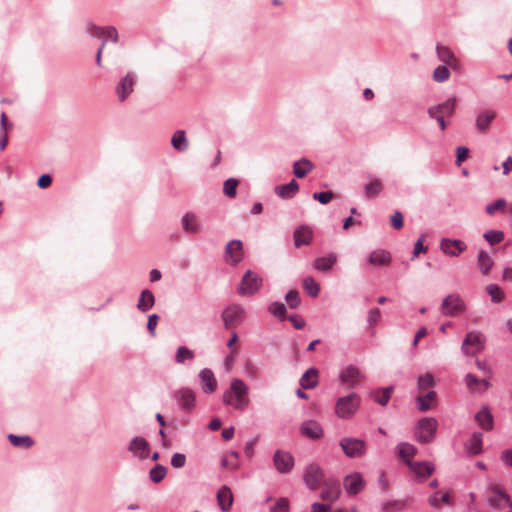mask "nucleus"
<instances>
[{
  "label": "nucleus",
  "mask_w": 512,
  "mask_h": 512,
  "mask_svg": "<svg viewBox=\"0 0 512 512\" xmlns=\"http://www.w3.org/2000/svg\"><path fill=\"white\" fill-rule=\"evenodd\" d=\"M469 150L464 146H459L456 150V165L460 166L468 157Z\"/></svg>",
  "instance_id": "64"
},
{
  "label": "nucleus",
  "mask_w": 512,
  "mask_h": 512,
  "mask_svg": "<svg viewBox=\"0 0 512 512\" xmlns=\"http://www.w3.org/2000/svg\"><path fill=\"white\" fill-rule=\"evenodd\" d=\"M154 304H155V298H154L153 293L149 290H143L140 294L137 308L141 312H147L154 306Z\"/></svg>",
  "instance_id": "39"
},
{
  "label": "nucleus",
  "mask_w": 512,
  "mask_h": 512,
  "mask_svg": "<svg viewBox=\"0 0 512 512\" xmlns=\"http://www.w3.org/2000/svg\"><path fill=\"white\" fill-rule=\"evenodd\" d=\"M323 477L322 469L315 463L308 464L304 469L303 480L310 490H316Z\"/></svg>",
  "instance_id": "10"
},
{
  "label": "nucleus",
  "mask_w": 512,
  "mask_h": 512,
  "mask_svg": "<svg viewBox=\"0 0 512 512\" xmlns=\"http://www.w3.org/2000/svg\"><path fill=\"white\" fill-rule=\"evenodd\" d=\"M269 312L278 318H284L286 314V306L280 302H273L268 307Z\"/></svg>",
  "instance_id": "55"
},
{
  "label": "nucleus",
  "mask_w": 512,
  "mask_h": 512,
  "mask_svg": "<svg viewBox=\"0 0 512 512\" xmlns=\"http://www.w3.org/2000/svg\"><path fill=\"white\" fill-rule=\"evenodd\" d=\"M360 402L356 393L340 397L335 404V413L341 419H350L357 412Z\"/></svg>",
  "instance_id": "2"
},
{
  "label": "nucleus",
  "mask_w": 512,
  "mask_h": 512,
  "mask_svg": "<svg viewBox=\"0 0 512 512\" xmlns=\"http://www.w3.org/2000/svg\"><path fill=\"white\" fill-rule=\"evenodd\" d=\"M436 54H437L438 59L441 62L445 63L446 66H449L454 71H460L461 63L456 58V56L454 55V53L452 52V50L449 47L444 46L442 44H437Z\"/></svg>",
  "instance_id": "16"
},
{
  "label": "nucleus",
  "mask_w": 512,
  "mask_h": 512,
  "mask_svg": "<svg viewBox=\"0 0 512 512\" xmlns=\"http://www.w3.org/2000/svg\"><path fill=\"white\" fill-rule=\"evenodd\" d=\"M486 338L480 331H470L466 334L461 345V351L466 356H473L484 350Z\"/></svg>",
  "instance_id": "5"
},
{
  "label": "nucleus",
  "mask_w": 512,
  "mask_h": 512,
  "mask_svg": "<svg viewBox=\"0 0 512 512\" xmlns=\"http://www.w3.org/2000/svg\"><path fill=\"white\" fill-rule=\"evenodd\" d=\"M299 190V185L296 180L292 179L285 185L275 187V193L282 199L293 198Z\"/></svg>",
  "instance_id": "29"
},
{
  "label": "nucleus",
  "mask_w": 512,
  "mask_h": 512,
  "mask_svg": "<svg viewBox=\"0 0 512 512\" xmlns=\"http://www.w3.org/2000/svg\"><path fill=\"white\" fill-rule=\"evenodd\" d=\"M339 378L342 385L352 388L359 383L361 374L356 367L349 365L340 373Z\"/></svg>",
  "instance_id": "21"
},
{
  "label": "nucleus",
  "mask_w": 512,
  "mask_h": 512,
  "mask_svg": "<svg viewBox=\"0 0 512 512\" xmlns=\"http://www.w3.org/2000/svg\"><path fill=\"white\" fill-rule=\"evenodd\" d=\"M483 237L490 245H496L503 241L504 233L500 230H489Z\"/></svg>",
  "instance_id": "49"
},
{
  "label": "nucleus",
  "mask_w": 512,
  "mask_h": 512,
  "mask_svg": "<svg viewBox=\"0 0 512 512\" xmlns=\"http://www.w3.org/2000/svg\"><path fill=\"white\" fill-rule=\"evenodd\" d=\"M437 393L433 390L423 396L416 397V406L419 411L425 412L432 409L436 404Z\"/></svg>",
  "instance_id": "28"
},
{
  "label": "nucleus",
  "mask_w": 512,
  "mask_h": 512,
  "mask_svg": "<svg viewBox=\"0 0 512 512\" xmlns=\"http://www.w3.org/2000/svg\"><path fill=\"white\" fill-rule=\"evenodd\" d=\"M136 76L128 72L116 85L115 92L120 102L125 101L134 91Z\"/></svg>",
  "instance_id": "11"
},
{
  "label": "nucleus",
  "mask_w": 512,
  "mask_h": 512,
  "mask_svg": "<svg viewBox=\"0 0 512 512\" xmlns=\"http://www.w3.org/2000/svg\"><path fill=\"white\" fill-rule=\"evenodd\" d=\"M10 443L15 447L30 448L33 445V440L29 436H17L14 434L8 435Z\"/></svg>",
  "instance_id": "43"
},
{
  "label": "nucleus",
  "mask_w": 512,
  "mask_h": 512,
  "mask_svg": "<svg viewBox=\"0 0 512 512\" xmlns=\"http://www.w3.org/2000/svg\"><path fill=\"white\" fill-rule=\"evenodd\" d=\"M216 498L218 505L223 512L230 511L233 502V495L231 489L228 486H222L218 490Z\"/></svg>",
  "instance_id": "24"
},
{
  "label": "nucleus",
  "mask_w": 512,
  "mask_h": 512,
  "mask_svg": "<svg viewBox=\"0 0 512 512\" xmlns=\"http://www.w3.org/2000/svg\"><path fill=\"white\" fill-rule=\"evenodd\" d=\"M397 453L408 465V461H412L411 458L416 455L417 448L407 442H401L397 445Z\"/></svg>",
  "instance_id": "37"
},
{
  "label": "nucleus",
  "mask_w": 512,
  "mask_h": 512,
  "mask_svg": "<svg viewBox=\"0 0 512 512\" xmlns=\"http://www.w3.org/2000/svg\"><path fill=\"white\" fill-rule=\"evenodd\" d=\"M339 445L349 458L362 457L367 451L366 442L359 438L344 437L340 440Z\"/></svg>",
  "instance_id": "7"
},
{
  "label": "nucleus",
  "mask_w": 512,
  "mask_h": 512,
  "mask_svg": "<svg viewBox=\"0 0 512 512\" xmlns=\"http://www.w3.org/2000/svg\"><path fill=\"white\" fill-rule=\"evenodd\" d=\"M477 264L482 274L486 275L493 266V260L486 251L481 250L478 254Z\"/></svg>",
  "instance_id": "42"
},
{
  "label": "nucleus",
  "mask_w": 512,
  "mask_h": 512,
  "mask_svg": "<svg viewBox=\"0 0 512 512\" xmlns=\"http://www.w3.org/2000/svg\"><path fill=\"white\" fill-rule=\"evenodd\" d=\"M408 467L420 478H427L434 472V466L432 463L423 461V462H413L408 461Z\"/></svg>",
  "instance_id": "25"
},
{
  "label": "nucleus",
  "mask_w": 512,
  "mask_h": 512,
  "mask_svg": "<svg viewBox=\"0 0 512 512\" xmlns=\"http://www.w3.org/2000/svg\"><path fill=\"white\" fill-rule=\"evenodd\" d=\"M186 463V456L182 453H174L171 457L172 467L179 469L182 468Z\"/></svg>",
  "instance_id": "59"
},
{
  "label": "nucleus",
  "mask_w": 512,
  "mask_h": 512,
  "mask_svg": "<svg viewBox=\"0 0 512 512\" xmlns=\"http://www.w3.org/2000/svg\"><path fill=\"white\" fill-rule=\"evenodd\" d=\"M303 287L312 297H316L319 294L320 286L313 277L304 278Z\"/></svg>",
  "instance_id": "48"
},
{
  "label": "nucleus",
  "mask_w": 512,
  "mask_h": 512,
  "mask_svg": "<svg viewBox=\"0 0 512 512\" xmlns=\"http://www.w3.org/2000/svg\"><path fill=\"white\" fill-rule=\"evenodd\" d=\"M238 180L229 178L224 182L223 192L229 198H234L237 193Z\"/></svg>",
  "instance_id": "51"
},
{
  "label": "nucleus",
  "mask_w": 512,
  "mask_h": 512,
  "mask_svg": "<svg viewBox=\"0 0 512 512\" xmlns=\"http://www.w3.org/2000/svg\"><path fill=\"white\" fill-rule=\"evenodd\" d=\"M273 463L276 470L281 474H286L292 471L295 464L293 456L289 452L282 450L275 451Z\"/></svg>",
  "instance_id": "12"
},
{
  "label": "nucleus",
  "mask_w": 512,
  "mask_h": 512,
  "mask_svg": "<svg viewBox=\"0 0 512 512\" xmlns=\"http://www.w3.org/2000/svg\"><path fill=\"white\" fill-rule=\"evenodd\" d=\"M506 207V201L504 199H498L493 203H490L486 207V212L489 215H493L497 210H503Z\"/></svg>",
  "instance_id": "58"
},
{
  "label": "nucleus",
  "mask_w": 512,
  "mask_h": 512,
  "mask_svg": "<svg viewBox=\"0 0 512 512\" xmlns=\"http://www.w3.org/2000/svg\"><path fill=\"white\" fill-rule=\"evenodd\" d=\"M248 392V386L241 379L233 378L229 388L223 393L222 401L225 405L242 411L249 405Z\"/></svg>",
  "instance_id": "1"
},
{
  "label": "nucleus",
  "mask_w": 512,
  "mask_h": 512,
  "mask_svg": "<svg viewBox=\"0 0 512 512\" xmlns=\"http://www.w3.org/2000/svg\"><path fill=\"white\" fill-rule=\"evenodd\" d=\"M449 66H446V65H439L435 68V70L433 71V79L436 81V82H444L446 80L449 79L450 77V71H449Z\"/></svg>",
  "instance_id": "50"
},
{
  "label": "nucleus",
  "mask_w": 512,
  "mask_h": 512,
  "mask_svg": "<svg viewBox=\"0 0 512 512\" xmlns=\"http://www.w3.org/2000/svg\"><path fill=\"white\" fill-rule=\"evenodd\" d=\"M383 190V183L379 178H371L364 186V193L367 198L378 196Z\"/></svg>",
  "instance_id": "38"
},
{
  "label": "nucleus",
  "mask_w": 512,
  "mask_h": 512,
  "mask_svg": "<svg viewBox=\"0 0 512 512\" xmlns=\"http://www.w3.org/2000/svg\"><path fill=\"white\" fill-rule=\"evenodd\" d=\"M271 512H289V501L285 498H280L272 507Z\"/></svg>",
  "instance_id": "61"
},
{
  "label": "nucleus",
  "mask_w": 512,
  "mask_h": 512,
  "mask_svg": "<svg viewBox=\"0 0 512 512\" xmlns=\"http://www.w3.org/2000/svg\"><path fill=\"white\" fill-rule=\"evenodd\" d=\"M391 224L394 229L400 230L403 227V214L400 211H395L391 217Z\"/></svg>",
  "instance_id": "63"
},
{
  "label": "nucleus",
  "mask_w": 512,
  "mask_h": 512,
  "mask_svg": "<svg viewBox=\"0 0 512 512\" xmlns=\"http://www.w3.org/2000/svg\"><path fill=\"white\" fill-rule=\"evenodd\" d=\"M172 146L178 151H185L188 148V141L184 130H177L171 139Z\"/></svg>",
  "instance_id": "41"
},
{
  "label": "nucleus",
  "mask_w": 512,
  "mask_h": 512,
  "mask_svg": "<svg viewBox=\"0 0 512 512\" xmlns=\"http://www.w3.org/2000/svg\"><path fill=\"white\" fill-rule=\"evenodd\" d=\"M166 474H167V469L162 465H156L149 472L150 479L154 483H159L160 481H162L164 479V477L166 476Z\"/></svg>",
  "instance_id": "53"
},
{
  "label": "nucleus",
  "mask_w": 512,
  "mask_h": 512,
  "mask_svg": "<svg viewBox=\"0 0 512 512\" xmlns=\"http://www.w3.org/2000/svg\"><path fill=\"white\" fill-rule=\"evenodd\" d=\"M456 102V98L452 97L449 98L444 103L429 109V115L437 120V123L440 125L441 128H445L446 126V116L451 117L453 115L456 107Z\"/></svg>",
  "instance_id": "9"
},
{
  "label": "nucleus",
  "mask_w": 512,
  "mask_h": 512,
  "mask_svg": "<svg viewBox=\"0 0 512 512\" xmlns=\"http://www.w3.org/2000/svg\"><path fill=\"white\" fill-rule=\"evenodd\" d=\"M381 318V313L378 308H372L368 312L367 321L370 326L376 325Z\"/></svg>",
  "instance_id": "60"
},
{
  "label": "nucleus",
  "mask_w": 512,
  "mask_h": 512,
  "mask_svg": "<svg viewBox=\"0 0 512 512\" xmlns=\"http://www.w3.org/2000/svg\"><path fill=\"white\" fill-rule=\"evenodd\" d=\"M475 421L484 430H492L493 428V416L487 407H482L479 412L475 415Z\"/></svg>",
  "instance_id": "30"
},
{
  "label": "nucleus",
  "mask_w": 512,
  "mask_h": 512,
  "mask_svg": "<svg viewBox=\"0 0 512 512\" xmlns=\"http://www.w3.org/2000/svg\"><path fill=\"white\" fill-rule=\"evenodd\" d=\"M428 503L431 507H433L435 509H440L441 504L451 505L452 501H451L450 492L449 491H446V492L437 491V492L433 493L428 498Z\"/></svg>",
  "instance_id": "32"
},
{
  "label": "nucleus",
  "mask_w": 512,
  "mask_h": 512,
  "mask_svg": "<svg viewBox=\"0 0 512 512\" xmlns=\"http://www.w3.org/2000/svg\"><path fill=\"white\" fill-rule=\"evenodd\" d=\"M483 435L480 432H474L467 445V451L472 455H478L482 452Z\"/></svg>",
  "instance_id": "36"
},
{
  "label": "nucleus",
  "mask_w": 512,
  "mask_h": 512,
  "mask_svg": "<svg viewBox=\"0 0 512 512\" xmlns=\"http://www.w3.org/2000/svg\"><path fill=\"white\" fill-rule=\"evenodd\" d=\"M313 232L308 226H300L294 231V243L296 247L308 245L312 241Z\"/></svg>",
  "instance_id": "27"
},
{
  "label": "nucleus",
  "mask_w": 512,
  "mask_h": 512,
  "mask_svg": "<svg viewBox=\"0 0 512 512\" xmlns=\"http://www.w3.org/2000/svg\"><path fill=\"white\" fill-rule=\"evenodd\" d=\"M195 354L192 350L187 348L186 346H180L176 351L175 360L179 364L185 363L187 360H193Z\"/></svg>",
  "instance_id": "46"
},
{
  "label": "nucleus",
  "mask_w": 512,
  "mask_h": 512,
  "mask_svg": "<svg viewBox=\"0 0 512 512\" xmlns=\"http://www.w3.org/2000/svg\"><path fill=\"white\" fill-rule=\"evenodd\" d=\"M301 432L312 439H319L323 435V429L321 425L314 420L303 422L301 425Z\"/></svg>",
  "instance_id": "26"
},
{
  "label": "nucleus",
  "mask_w": 512,
  "mask_h": 512,
  "mask_svg": "<svg viewBox=\"0 0 512 512\" xmlns=\"http://www.w3.org/2000/svg\"><path fill=\"white\" fill-rule=\"evenodd\" d=\"M343 485L347 494L352 496L360 493L364 489L366 482L359 472H353L345 476Z\"/></svg>",
  "instance_id": "15"
},
{
  "label": "nucleus",
  "mask_w": 512,
  "mask_h": 512,
  "mask_svg": "<svg viewBox=\"0 0 512 512\" xmlns=\"http://www.w3.org/2000/svg\"><path fill=\"white\" fill-rule=\"evenodd\" d=\"M314 165L306 158H302L293 164V173L297 178H303L313 169Z\"/></svg>",
  "instance_id": "35"
},
{
  "label": "nucleus",
  "mask_w": 512,
  "mask_h": 512,
  "mask_svg": "<svg viewBox=\"0 0 512 512\" xmlns=\"http://www.w3.org/2000/svg\"><path fill=\"white\" fill-rule=\"evenodd\" d=\"M173 398L184 411H191L195 407V392L187 387H183L174 392Z\"/></svg>",
  "instance_id": "13"
},
{
  "label": "nucleus",
  "mask_w": 512,
  "mask_h": 512,
  "mask_svg": "<svg viewBox=\"0 0 512 512\" xmlns=\"http://www.w3.org/2000/svg\"><path fill=\"white\" fill-rule=\"evenodd\" d=\"M221 466L223 468H227L231 471H236L239 469L240 463H239V461L232 460L231 458H229L228 456H226L224 454L221 458Z\"/></svg>",
  "instance_id": "57"
},
{
  "label": "nucleus",
  "mask_w": 512,
  "mask_h": 512,
  "mask_svg": "<svg viewBox=\"0 0 512 512\" xmlns=\"http://www.w3.org/2000/svg\"><path fill=\"white\" fill-rule=\"evenodd\" d=\"M496 117V113L491 110H485L480 113L477 117V128H486L489 126L494 118Z\"/></svg>",
  "instance_id": "45"
},
{
  "label": "nucleus",
  "mask_w": 512,
  "mask_h": 512,
  "mask_svg": "<svg viewBox=\"0 0 512 512\" xmlns=\"http://www.w3.org/2000/svg\"><path fill=\"white\" fill-rule=\"evenodd\" d=\"M318 370L309 368L300 378V385L303 389H313L318 385Z\"/></svg>",
  "instance_id": "31"
},
{
  "label": "nucleus",
  "mask_w": 512,
  "mask_h": 512,
  "mask_svg": "<svg viewBox=\"0 0 512 512\" xmlns=\"http://www.w3.org/2000/svg\"><path fill=\"white\" fill-rule=\"evenodd\" d=\"M391 259V254L388 251L382 249L372 251L369 255V262L372 265L377 266H386L390 264Z\"/></svg>",
  "instance_id": "34"
},
{
  "label": "nucleus",
  "mask_w": 512,
  "mask_h": 512,
  "mask_svg": "<svg viewBox=\"0 0 512 512\" xmlns=\"http://www.w3.org/2000/svg\"><path fill=\"white\" fill-rule=\"evenodd\" d=\"M221 318L225 329L231 330L244 322L246 310L242 305L233 303L224 308Z\"/></svg>",
  "instance_id": "4"
},
{
  "label": "nucleus",
  "mask_w": 512,
  "mask_h": 512,
  "mask_svg": "<svg viewBox=\"0 0 512 512\" xmlns=\"http://www.w3.org/2000/svg\"><path fill=\"white\" fill-rule=\"evenodd\" d=\"M262 282V278L256 272L248 270L243 275L237 292L241 296H252L260 290Z\"/></svg>",
  "instance_id": "6"
},
{
  "label": "nucleus",
  "mask_w": 512,
  "mask_h": 512,
  "mask_svg": "<svg viewBox=\"0 0 512 512\" xmlns=\"http://www.w3.org/2000/svg\"><path fill=\"white\" fill-rule=\"evenodd\" d=\"M285 300L289 307L292 309L297 308L301 303L299 293L296 290L288 291L287 294L285 295Z\"/></svg>",
  "instance_id": "56"
},
{
  "label": "nucleus",
  "mask_w": 512,
  "mask_h": 512,
  "mask_svg": "<svg viewBox=\"0 0 512 512\" xmlns=\"http://www.w3.org/2000/svg\"><path fill=\"white\" fill-rule=\"evenodd\" d=\"M198 377L201 389L204 393L211 394L216 391L218 383L211 369H202Z\"/></svg>",
  "instance_id": "18"
},
{
  "label": "nucleus",
  "mask_w": 512,
  "mask_h": 512,
  "mask_svg": "<svg viewBox=\"0 0 512 512\" xmlns=\"http://www.w3.org/2000/svg\"><path fill=\"white\" fill-rule=\"evenodd\" d=\"M440 247L445 254L452 257L459 256L466 249V245L461 240L449 238H443Z\"/></svg>",
  "instance_id": "20"
},
{
  "label": "nucleus",
  "mask_w": 512,
  "mask_h": 512,
  "mask_svg": "<svg viewBox=\"0 0 512 512\" xmlns=\"http://www.w3.org/2000/svg\"><path fill=\"white\" fill-rule=\"evenodd\" d=\"M464 382L470 393H480V379L475 375L468 373L464 377Z\"/></svg>",
  "instance_id": "47"
},
{
  "label": "nucleus",
  "mask_w": 512,
  "mask_h": 512,
  "mask_svg": "<svg viewBox=\"0 0 512 512\" xmlns=\"http://www.w3.org/2000/svg\"><path fill=\"white\" fill-rule=\"evenodd\" d=\"M337 262V255L331 253L328 256L317 257L313 261V267L318 271H329Z\"/></svg>",
  "instance_id": "33"
},
{
  "label": "nucleus",
  "mask_w": 512,
  "mask_h": 512,
  "mask_svg": "<svg viewBox=\"0 0 512 512\" xmlns=\"http://www.w3.org/2000/svg\"><path fill=\"white\" fill-rule=\"evenodd\" d=\"M182 227L183 230L190 234H196L198 233L200 226L196 220V217L194 215L185 214L182 217Z\"/></svg>",
  "instance_id": "40"
},
{
  "label": "nucleus",
  "mask_w": 512,
  "mask_h": 512,
  "mask_svg": "<svg viewBox=\"0 0 512 512\" xmlns=\"http://www.w3.org/2000/svg\"><path fill=\"white\" fill-rule=\"evenodd\" d=\"M486 291L490 295L493 303H500L504 298L502 290L496 284L487 285Z\"/></svg>",
  "instance_id": "52"
},
{
  "label": "nucleus",
  "mask_w": 512,
  "mask_h": 512,
  "mask_svg": "<svg viewBox=\"0 0 512 512\" xmlns=\"http://www.w3.org/2000/svg\"><path fill=\"white\" fill-rule=\"evenodd\" d=\"M244 258L243 243L240 240H231L225 247V260L236 265Z\"/></svg>",
  "instance_id": "14"
},
{
  "label": "nucleus",
  "mask_w": 512,
  "mask_h": 512,
  "mask_svg": "<svg viewBox=\"0 0 512 512\" xmlns=\"http://www.w3.org/2000/svg\"><path fill=\"white\" fill-rule=\"evenodd\" d=\"M406 507V503L403 500H389L382 504V512H399Z\"/></svg>",
  "instance_id": "44"
},
{
  "label": "nucleus",
  "mask_w": 512,
  "mask_h": 512,
  "mask_svg": "<svg viewBox=\"0 0 512 512\" xmlns=\"http://www.w3.org/2000/svg\"><path fill=\"white\" fill-rule=\"evenodd\" d=\"M490 493L491 494L488 498V503L491 507L501 509L507 505V503H509V496L498 487H491Z\"/></svg>",
  "instance_id": "22"
},
{
  "label": "nucleus",
  "mask_w": 512,
  "mask_h": 512,
  "mask_svg": "<svg viewBox=\"0 0 512 512\" xmlns=\"http://www.w3.org/2000/svg\"><path fill=\"white\" fill-rule=\"evenodd\" d=\"M333 197V193L330 191L327 192H316L313 194V198L319 201L321 204H328Z\"/></svg>",
  "instance_id": "62"
},
{
  "label": "nucleus",
  "mask_w": 512,
  "mask_h": 512,
  "mask_svg": "<svg viewBox=\"0 0 512 512\" xmlns=\"http://www.w3.org/2000/svg\"><path fill=\"white\" fill-rule=\"evenodd\" d=\"M438 429V422L433 417H425L417 422L415 438L419 443L427 444L434 440Z\"/></svg>",
  "instance_id": "3"
},
{
  "label": "nucleus",
  "mask_w": 512,
  "mask_h": 512,
  "mask_svg": "<svg viewBox=\"0 0 512 512\" xmlns=\"http://www.w3.org/2000/svg\"><path fill=\"white\" fill-rule=\"evenodd\" d=\"M341 495L340 483L335 479H326L323 483L320 498L325 501L335 502Z\"/></svg>",
  "instance_id": "17"
},
{
  "label": "nucleus",
  "mask_w": 512,
  "mask_h": 512,
  "mask_svg": "<svg viewBox=\"0 0 512 512\" xmlns=\"http://www.w3.org/2000/svg\"><path fill=\"white\" fill-rule=\"evenodd\" d=\"M434 386V377L430 373H426L420 376L417 380V387L419 391H423L427 388Z\"/></svg>",
  "instance_id": "54"
},
{
  "label": "nucleus",
  "mask_w": 512,
  "mask_h": 512,
  "mask_svg": "<svg viewBox=\"0 0 512 512\" xmlns=\"http://www.w3.org/2000/svg\"><path fill=\"white\" fill-rule=\"evenodd\" d=\"M466 309L465 302L458 294L446 296L441 304V313L448 317H455L462 314Z\"/></svg>",
  "instance_id": "8"
},
{
  "label": "nucleus",
  "mask_w": 512,
  "mask_h": 512,
  "mask_svg": "<svg viewBox=\"0 0 512 512\" xmlns=\"http://www.w3.org/2000/svg\"><path fill=\"white\" fill-rule=\"evenodd\" d=\"M129 451L140 459H146L149 455L150 445L145 438L137 436L131 440Z\"/></svg>",
  "instance_id": "19"
},
{
  "label": "nucleus",
  "mask_w": 512,
  "mask_h": 512,
  "mask_svg": "<svg viewBox=\"0 0 512 512\" xmlns=\"http://www.w3.org/2000/svg\"><path fill=\"white\" fill-rule=\"evenodd\" d=\"M90 34L93 37L104 39L103 42H105V43H106V40H108V39L113 41L114 43H116L118 41V32H117L116 28L112 27V26H108V27L93 26L90 28Z\"/></svg>",
  "instance_id": "23"
}]
</instances>
